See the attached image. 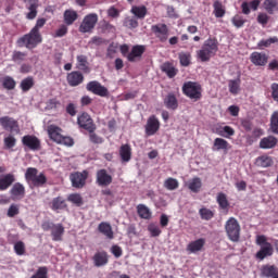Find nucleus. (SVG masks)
I'll return each mask as SVG.
<instances>
[{"instance_id":"obj_63","label":"nucleus","mask_w":278,"mask_h":278,"mask_svg":"<svg viewBox=\"0 0 278 278\" xmlns=\"http://www.w3.org/2000/svg\"><path fill=\"white\" fill-rule=\"evenodd\" d=\"M59 144H64L65 147H73V144H75V140L72 137L63 136L61 137V141H59Z\"/></svg>"},{"instance_id":"obj_22","label":"nucleus","mask_w":278,"mask_h":278,"mask_svg":"<svg viewBox=\"0 0 278 278\" xmlns=\"http://www.w3.org/2000/svg\"><path fill=\"white\" fill-rule=\"evenodd\" d=\"M76 68L83 73H90V63L87 55L79 54L76 56Z\"/></svg>"},{"instance_id":"obj_31","label":"nucleus","mask_w":278,"mask_h":278,"mask_svg":"<svg viewBox=\"0 0 278 278\" xmlns=\"http://www.w3.org/2000/svg\"><path fill=\"white\" fill-rule=\"evenodd\" d=\"M16 181V178L14 177V174H7L3 177L0 178V191L3 192L12 186Z\"/></svg>"},{"instance_id":"obj_46","label":"nucleus","mask_w":278,"mask_h":278,"mask_svg":"<svg viewBox=\"0 0 278 278\" xmlns=\"http://www.w3.org/2000/svg\"><path fill=\"white\" fill-rule=\"evenodd\" d=\"M164 188H166V190H170V191L177 190V188H179V180H177V178L169 177V178L165 179Z\"/></svg>"},{"instance_id":"obj_34","label":"nucleus","mask_w":278,"mask_h":278,"mask_svg":"<svg viewBox=\"0 0 278 278\" xmlns=\"http://www.w3.org/2000/svg\"><path fill=\"white\" fill-rule=\"evenodd\" d=\"M213 13L215 15V18H223V16L227 14V11L225 10V5H223V2H220V0H216L213 3Z\"/></svg>"},{"instance_id":"obj_64","label":"nucleus","mask_w":278,"mask_h":278,"mask_svg":"<svg viewBox=\"0 0 278 278\" xmlns=\"http://www.w3.org/2000/svg\"><path fill=\"white\" fill-rule=\"evenodd\" d=\"M271 97L274 101H277L278 103V84L277 83L271 84Z\"/></svg>"},{"instance_id":"obj_14","label":"nucleus","mask_w":278,"mask_h":278,"mask_svg":"<svg viewBox=\"0 0 278 278\" xmlns=\"http://www.w3.org/2000/svg\"><path fill=\"white\" fill-rule=\"evenodd\" d=\"M113 178L112 175L108 174V169L102 168L99 169L96 174V184L101 187H108L112 184Z\"/></svg>"},{"instance_id":"obj_40","label":"nucleus","mask_w":278,"mask_h":278,"mask_svg":"<svg viewBox=\"0 0 278 278\" xmlns=\"http://www.w3.org/2000/svg\"><path fill=\"white\" fill-rule=\"evenodd\" d=\"M131 14L136 16V18H139L140 21L144 20L147 16L148 10L146 5H134L130 10Z\"/></svg>"},{"instance_id":"obj_8","label":"nucleus","mask_w":278,"mask_h":278,"mask_svg":"<svg viewBox=\"0 0 278 278\" xmlns=\"http://www.w3.org/2000/svg\"><path fill=\"white\" fill-rule=\"evenodd\" d=\"M151 31L160 42H166L169 36V29L166 24H154L151 26Z\"/></svg>"},{"instance_id":"obj_60","label":"nucleus","mask_w":278,"mask_h":278,"mask_svg":"<svg viewBox=\"0 0 278 278\" xmlns=\"http://www.w3.org/2000/svg\"><path fill=\"white\" fill-rule=\"evenodd\" d=\"M14 252L16 255H24L25 254V242L17 241L14 244Z\"/></svg>"},{"instance_id":"obj_59","label":"nucleus","mask_w":278,"mask_h":278,"mask_svg":"<svg viewBox=\"0 0 278 278\" xmlns=\"http://www.w3.org/2000/svg\"><path fill=\"white\" fill-rule=\"evenodd\" d=\"M4 147L7 149H14L16 147V138L14 136L10 135L4 138Z\"/></svg>"},{"instance_id":"obj_28","label":"nucleus","mask_w":278,"mask_h":278,"mask_svg":"<svg viewBox=\"0 0 278 278\" xmlns=\"http://www.w3.org/2000/svg\"><path fill=\"white\" fill-rule=\"evenodd\" d=\"M110 260L108 258V252L102 251V252H97L93 255V264L97 266V268H101V266H105Z\"/></svg>"},{"instance_id":"obj_19","label":"nucleus","mask_w":278,"mask_h":278,"mask_svg":"<svg viewBox=\"0 0 278 278\" xmlns=\"http://www.w3.org/2000/svg\"><path fill=\"white\" fill-rule=\"evenodd\" d=\"M273 253H275V248H273V243H266V245H261L258 252H256L255 257L261 262L266 260V257H271Z\"/></svg>"},{"instance_id":"obj_11","label":"nucleus","mask_w":278,"mask_h":278,"mask_svg":"<svg viewBox=\"0 0 278 278\" xmlns=\"http://www.w3.org/2000/svg\"><path fill=\"white\" fill-rule=\"evenodd\" d=\"M70 179L73 188H84V186H86V180L88 179V170L73 173L71 174Z\"/></svg>"},{"instance_id":"obj_45","label":"nucleus","mask_w":278,"mask_h":278,"mask_svg":"<svg viewBox=\"0 0 278 278\" xmlns=\"http://www.w3.org/2000/svg\"><path fill=\"white\" fill-rule=\"evenodd\" d=\"M89 134V140L92 144H103V137L97 135V126L93 127L91 130H87Z\"/></svg>"},{"instance_id":"obj_51","label":"nucleus","mask_w":278,"mask_h":278,"mask_svg":"<svg viewBox=\"0 0 278 278\" xmlns=\"http://www.w3.org/2000/svg\"><path fill=\"white\" fill-rule=\"evenodd\" d=\"M228 88L231 94H238V92H240V78L229 80Z\"/></svg>"},{"instance_id":"obj_26","label":"nucleus","mask_w":278,"mask_h":278,"mask_svg":"<svg viewBox=\"0 0 278 278\" xmlns=\"http://www.w3.org/2000/svg\"><path fill=\"white\" fill-rule=\"evenodd\" d=\"M231 149V144H229L228 140L223 138H215L212 147V151H229Z\"/></svg>"},{"instance_id":"obj_57","label":"nucleus","mask_w":278,"mask_h":278,"mask_svg":"<svg viewBox=\"0 0 278 278\" xmlns=\"http://www.w3.org/2000/svg\"><path fill=\"white\" fill-rule=\"evenodd\" d=\"M276 42H278V38L277 37H270L269 39H262L258 42V47L262 49L263 47L268 48L270 47V45H275Z\"/></svg>"},{"instance_id":"obj_53","label":"nucleus","mask_w":278,"mask_h":278,"mask_svg":"<svg viewBox=\"0 0 278 278\" xmlns=\"http://www.w3.org/2000/svg\"><path fill=\"white\" fill-rule=\"evenodd\" d=\"M123 25L128 29H136V27H138V20L136 17L128 16L124 18Z\"/></svg>"},{"instance_id":"obj_7","label":"nucleus","mask_w":278,"mask_h":278,"mask_svg":"<svg viewBox=\"0 0 278 278\" xmlns=\"http://www.w3.org/2000/svg\"><path fill=\"white\" fill-rule=\"evenodd\" d=\"M99 23V15L97 13L87 14L79 26L80 34H90Z\"/></svg>"},{"instance_id":"obj_30","label":"nucleus","mask_w":278,"mask_h":278,"mask_svg":"<svg viewBox=\"0 0 278 278\" xmlns=\"http://www.w3.org/2000/svg\"><path fill=\"white\" fill-rule=\"evenodd\" d=\"M187 188L194 192V194H199L201 192V188H203V181L199 177H193L187 182Z\"/></svg>"},{"instance_id":"obj_61","label":"nucleus","mask_w":278,"mask_h":278,"mask_svg":"<svg viewBox=\"0 0 278 278\" xmlns=\"http://www.w3.org/2000/svg\"><path fill=\"white\" fill-rule=\"evenodd\" d=\"M148 231H150L152 238H157L162 233V229H160V226L153 224L148 227Z\"/></svg>"},{"instance_id":"obj_5","label":"nucleus","mask_w":278,"mask_h":278,"mask_svg":"<svg viewBox=\"0 0 278 278\" xmlns=\"http://www.w3.org/2000/svg\"><path fill=\"white\" fill-rule=\"evenodd\" d=\"M43 231H50L53 242H62L64 238V225L46 220L41 224Z\"/></svg>"},{"instance_id":"obj_17","label":"nucleus","mask_w":278,"mask_h":278,"mask_svg":"<svg viewBox=\"0 0 278 278\" xmlns=\"http://www.w3.org/2000/svg\"><path fill=\"white\" fill-rule=\"evenodd\" d=\"M66 81L68 86L72 88H76V86H80L84 84V74L79 71H74L67 74Z\"/></svg>"},{"instance_id":"obj_15","label":"nucleus","mask_w":278,"mask_h":278,"mask_svg":"<svg viewBox=\"0 0 278 278\" xmlns=\"http://www.w3.org/2000/svg\"><path fill=\"white\" fill-rule=\"evenodd\" d=\"M160 131V119L155 115H151L148 118L146 125V135L147 136H155Z\"/></svg>"},{"instance_id":"obj_56","label":"nucleus","mask_w":278,"mask_h":278,"mask_svg":"<svg viewBox=\"0 0 278 278\" xmlns=\"http://www.w3.org/2000/svg\"><path fill=\"white\" fill-rule=\"evenodd\" d=\"M66 34H68V27L63 24L55 30L53 38H64Z\"/></svg>"},{"instance_id":"obj_3","label":"nucleus","mask_w":278,"mask_h":278,"mask_svg":"<svg viewBox=\"0 0 278 278\" xmlns=\"http://www.w3.org/2000/svg\"><path fill=\"white\" fill-rule=\"evenodd\" d=\"M25 179L29 188H42L47 184L45 173L38 174V168L28 167L25 173Z\"/></svg>"},{"instance_id":"obj_23","label":"nucleus","mask_w":278,"mask_h":278,"mask_svg":"<svg viewBox=\"0 0 278 278\" xmlns=\"http://www.w3.org/2000/svg\"><path fill=\"white\" fill-rule=\"evenodd\" d=\"M24 3H28L26 7L29 12L26 15L28 21H34L38 16V0H24Z\"/></svg>"},{"instance_id":"obj_36","label":"nucleus","mask_w":278,"mask_h":278,"mask_svg":"<svg viewBox=\"0 0 278 278\" xmlns=\"http://www.w3.org/2000/svg\"><path fill=\"white\" fill-rule=\"evenodd\" d=\"M65 25H73L77 18H79V14L74 10H65L63 14Z\"/></svg>"},{"instance_id":"obj_37","label":"nucleus","mask_w":278,"mask_h":278,"mask_svg":"<svg viewBox=\"0 0 278 278\" xmlns=\"http://www.w3.org/2000/svg\"><path fill=\"white\" fill-rule=\"evenodd\" d=\"M161 71L165 73L169 79H173V77H176L177 73H179V71L175 68L170 62L164 63L161 67Z\"/></svg>"},{"instance_id":"obj_50","label":"nucleus","mask_w":278,"mask_h":278,"mask_svg":"<svg viewBox=\"0 0 278 278\" xmlns=\"http://www.w3.org/2000/svg\"><path fill=\"white\" fill-rule=\"evenodd\" d=\"M178 59L182 66H190L192 54H190V52H180Z\"/></svg>"},{"instance_id":"obj_35","label":"nucleus","mask_w":278,"mask_h":278,"mask_svg":"<svg viewBox=\"0 0 278 278\" xmlns=\"http://www.w3.org/2000/svg\"><path fill=\"white\" fill-rule=\"evenodd\" d=\"M119 157L122 162H129L131 160V146L122 144L119 148Z\"/></svg>"},{"instance_id":"obj_39","label":"nucleus","mask_w":278,"mask_h":278,"mask_svg":"<svg viewBox=\"0 0 278 278\" xmlns=\"http://www.w3.org/2000/svg\"><path fill=\"white\" fill-rule=\"evenodd\" d=\"M262 274L267 278H278V268L275 265H265L262 268Z\"/></svg>"},{"instance_id":"obj_48","label":"nucleus","mask_w":278,"mask_h":278,"mask_svg":"<svg viewBox=\"0 0 278 278\" xmlns=\"http://www.w3.org/2000/svg\"><path fill=\"white\" fill-rule=\"evenodd\" d=\"M269 128L271 134H276V136H278V111L271 114Z\"/></svg>"},{"instance_id":"obj_52","label":"nucleus","mask_w":278,"mask_h":278,"mask_svg":"<svg viewBox=\"0 0 278 278\" xmlns=\"http://www.w3.org/2000/svg\"><path fill=\"white\" fill-rule=\"evenodd\" d=\"M217 134L218 136H222V138H229L230 136H235L236 130H233L230 126H224L219 128Z\"/></svg>"},{"instance_id":"obj_58","label":"nucleus","mask_w":278,"mask_h":278,"mask_svg":"<svg viewBox=\"0 0 278 278\" xmlns=\"http://www.w3.org/2000/svg\"><path fill=\"white\" fill-rule=\"evenodd\" d=\"M25 58H27V52L14 51L12 54L13 62H25Z\"/></svg>"},{"instance_id":"obj_20","label":"nucleus","mask_w":278,"mask_h":278,"mask_svg":"<svg viewBox=\"0 0 278 278\" xmlns=\"http://www.w3.org/2000/svg\"><path fill=\"white\" fill-rule=\"evenodd\" d=\"M62 128H60V126L56 125H50L48 126V135L50 140H52L53 142H56V144H59L60 142H62V138L64 135H62Z\"/></svg>"},{"instance_id":"obj_18","label":"nucleus","mask_w":278,"mask_h":278,"mask_svg":"<svg viewBox=\"0 0 278 278\" xmlns=\"http://www.w3.org/2000/svg\"><path fill=\"white\" fill-rule=\"evenodd\" d=\"M50 208L52 212H56V214H60V212L64 210H68V204H66V200L63 197H56L52 199L50 202Z\"/></svg>"},{"instance_id":"obj_25","label":"nucleus","mask_w":278,"mask_h":278,"mask_svg":"<svg viewBox=\"0 0 278 278\" xmlns=\"http://www.w3.org/2000/svg\"><path fill=\"white\" fill-rule=\"evenodd\" d=\"M98 231L105 236L109 240H114V230H112V225H110V223H100L98 226Z\"/></svg>"},{"instance_id":"obj_16","label":"nucleus","mask_w":278,"mask_h":278,"mask_svg":"<svg viewBox=\"0 0 278 278\" xmlns=\"http://www.w3.org/2000/svg\"><path fill=\"white\" fill-rule=\"evenodd\" d=\"M250 62L254 66H266L268 64V54L266 52H252L250 54Z\"/></svg>"},{"instance_id":"obj_13","label":"nucleus","mask_w":278,"mask_h":278,"mask_svg":"<svg viewBox=\"0 0 278 278\" xmlns=\"http://www.w3.org/2000/svg\"><path fill=\"white\" fill-rule=\"evenodd\" d=\"M22 144L30 151H40L41 143L40 139L34 135H26L22 138Z\"/></svg>"},{"instance_id":"obj_6","label":"nucleus","mask_w":278,"mask_h":278,"mask_svg":"<svg viewBox=\"0 0 278 278\" xmlns=\"http://www.w3.org/2000/svg\"><path fill=\"white\" fill-rule=\"evenodd\" d=\"M226 233L231 242L240 240V224L235 217H230L225 225Z\"/></svg>"},{"instance_id":"obj_4","label":"nucleus","mask_w":278,"mask_h":278,"mask_svg":"<svg viewBox=\"0 0 278 278\" xmlns=\"http://www.w3.org/2000/svg\"><path fill=\"white\" fill-rule=\"evenodd\" d=\"M182 93L191 101H200L203 97V87L197 81H186L182 85Z\"/></svg>"},{"instance_id":"obj_44","label":"nucleus","mask_w":278,"mask_h":278,"mask_svg":"<svg viewBox=\"0 0 278 278\" xmlns=\"http://www.w3.org/2000/svg\"><path fill=\"white\" fill-rule=\"evenodd\" d=\"M1 84L5 90H14L16 88V80L11 76H4L1 78Z\"/></svg>"},{"instance_id":"obj_62","label":"nucleus","mask_w":278,"mask_h":278,"mask_svg":"<svg viewBox=\"0 0 278 278\" xmlns=\"http://www.w3.org/2000/svg\"><path fill=\"white\" fill-rule=\"evenodd\" d=\"M18 205L17 204H11L7 215L9 216V218H14V216H18Z\"/></svg>"},{"instance_id":"obj_21","label":"nucleus","mask_w":278,"mask_h":278,"mask_svg":"<svg viewBox=\"0 0 278 278\" xmlns=\"http://www.w3.org/2000/svg\"><path fill=\"white\" fill-rule=\"evenodd\" d=\"M144 51H147V48L144 46H134L131 51L127 54L128 62H136L137 58H142Z\"/></svg>"},{"instance_id":"obj_55","label":"nucleus","mask_w":278,"mask_h":278,"mask_svg":"<svg viewBox=\"0 0 278 278\" xmlns=\"http://www.w3.org/2000/svg\"><path fill=\"white\" fill-rule=\"evenodd\" d=\"M232 25L237 27V29H240V27H244V23H247V20L242 17L241 15L237 14L231 18Z\"/></svg>"},{"instance_id":"obj_1","label":"nucleus","mask_w":278,"mask_h":278,"mask_svg":"<svg viewBox=\"0 0 278 278\" xmlns=\"http://www.w3.org/2000/svg\"><path fill=\"white\" fill-rule=\"evenodd\" d=\"M216 53H218V39L210 37L198 51V58L201 62H210Z\"/></svg>"},{"instance_id":"obj_29","label":"nucleus","mask_w":278,"mask_h":278,"mask_svg":"<svg viewBox=\"0 0 278 278\" xmlns=\"http://www.w3.org/2000/svg\"><path fill=\"white\" fill-rule=\"evenodd\" d=\"M165 108L167 110H177V108H179V101H177V97L175 96V93H168L163 101Z\"/></svg>"},{"instance_id":"obj_12","label":"nucleus","mask_w":278,"mask_h":278,"mask_svg":"<svg viewBox=\"0 0 278 278\" xmlns=\"http://www.w3.org/2000/svg\"><path fill=\"white\" fill-rule=\"evenodd\" d=\"M77 124L81 129H85L86 131H91L94 127H97L90 114L86 112L78 115Z\"/></svg>"},{"instance_id":"obj_27","label":"nucleus","mask_w":278,"mask_h":278,"mask_svg":"<svg viewBox=\"0 0 278 278\" xmlns=\"http://www.w3.org/2000/svg\"><path fill=\"white\" fill-rule=\"evenodd\" d=\"M278 144V139L275 136H267L260 141V149H275Z\"/></svg>"},{"instance_id":"obj_49","label":"nucleus","mask_w":278,"mask_h":278,"mask_svg":"<svg viewBox=\"0 0 278 278\" xmlns=\"http://www.w3.org/2000/svg\"><path fill=\"white\" fill-rule=\"evenodd\" d=\"M199 214L202 220H212L214 218V211L207 207L200 208Z\"/></svg>"},{"instance_id":"obj_41","label":"nucleus","mask_w":278,"mask_h":278,"mask_svg":"<svg viewBox=\"0 0 278 278\" xmlns=\"http://www.w3.org/2000/svg\"><path fill=\"white\" fill-rule=\"evenodd\" d=\"M216 202L220 210L229 212V200H227V194L219 192L216 198Z\"/></svg>"},{"instance_id":"obj_42","label":"nucleus","mask_w":278,"mask_h":278,"mask_svg":"<svg viewBox=\"0 0 278 278\" xmlns=\"http://www.w3.org/2000/svg\"><path fill=\"white\" fill-rule=\"evenodd\" d=\"M264 10H266L269 14H275L278 10V1L277 0H265L263 3Z\"/></svg>"},{"instance_id":"obj_9","label":"nucleus","mask_w":278,"mask_h":278,"mask_svg":"<svg viewBox=\"0 0 278 278\" xmlns=\"http://www.w3.org/2000/svg\"><path fill=\"white\" fill-rule=\"evenodd\" d=\"M87 90L88 92H92V94H97V97L110 96V91L108 90V88L97 80L89 81L87 84Z\"/></svg>"},{"instance_id":"obj_47","label":"nucleus","mask_w":278,"mask_h":278,"mask_svg":"<svg viewBox=\"0 0 278 278\" xmlns=\"http://www.w3.org/2000/svg\"><path fill=\"white\" fill-rule=\"evenodd\" d=\"M67 201H70V203H73L77 207H81V205H84V198H81V194L79 193L70 194L67 197Z\"/></svg>"},{"instance_id":"obj_38","label":"nucleus","mask_w":278,"mask_h":278,"mask_svg":"<svg viewBox=\"0 0 278 278\" xmlns=\"http://www.w3.org/2000/svg\"><path fill=\"white\" fill-rule=\"evenodd\" d=\"M34 86H36V80H34V76H27L20 84V88H21L22 92H29V90Z\"/></svg>"},{"instance_id":"obj_43","label":"nucleus","mask_w":278,"mask_h":278,"mask_svg":"<svg viewBox=\"0 0 278 278\" xmlns=\"http://www.w3.org/2000/svg\"><path fill=\"white\" fill-rule=\"evenodd\" d=\"M256 166H261V168H268L273 166V159L267 155H262L256 159Z\"/></svg>"},{"instance_id":"obj_54","label":"nucleus","mask_w":278,"mask_h":278,"mask_svg":"<svg viewBox=\"0 0 278 278\" xmlns=\"http://www.w3.org/2000/svg\"><path fill=\"white\" fill-rule=\"evenodd\" d=\"M30 278H49V268L47 266H41Z\"/></svg>"},{"instance_id":"obj_10","label":"nucleus","mask_w":278,"mask_h":278,"mask_svg":"<svg viewBox=\"0 0 278 278\" xmlns=\"http://www.w3.org/2000/svg\"><path fill=\"white\" fill-rule=\"evenodd\" d=\"M0 125L5 131H10L11 134H18L21 128L18 127V122L10 116L0 117Z\"/></svg>"},{"instance_id":"obj_24","label":"nucleus","mask_w":278,"mask_h":278,"mask_svg":"<svg viewBox=\"0 0 278 278\" xmlns=\"http://www.w3.org/2000/svg\"><path fill=\"white\" fill-rule=\"evenodd\" d=\"M10 194L13 199L21 200L25 198V186L21 182H15L10 190Z\"/></svg>"},{"instance_id":"obj_32","label":"nucleus","mask_w":278,"mask_h":278,"mask_svg":"<svg viewBox=\"0 0 278 278\" xmlns=\"http://www.w3.org/2000/svg\"><path fill=\"white\" fill-rule=\"evenodd\" d=\"M137 214L139 217H141L143 220H151L153 213L151 212V208L144 204H138L137 205Z\"/></svg>"},{"instance_id":"obj_2","label":"nucleus","mask_w":278,"mask_h":278,"mask_svg":"<svg viewBox=\"0 0 278 278\" xmlns=\"http://www.w3.org/2000/svg\"><path fill=\"white\" fill-rule=\"evenodd\" d=\"M40 42H42V35L38 30L30 29V31L22 37H20L16 41L17 47L26 49H36Z\"/></svg>"},{"instance_id":"obj_33","label":"nucleus","mask_w":278,"mask_h":278,"mask_svg":"<svg viewBox=\"0 0 278 278\" xmlns=\"http://www.w3.org/2000/svg\"><path fill=\"white\" fill-rule=\"evenodd\" d=\"M203 247H205V239L201 238V239L190 242L187 245V251L189 253H199V251H202Z\"/></svg>"}]
</instances>
